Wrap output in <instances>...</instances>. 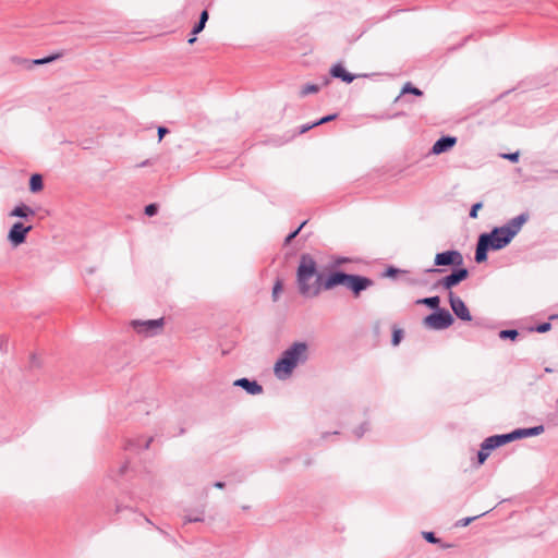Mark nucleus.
Here are the masks:
<instances>
[{"label":"nucleus","mask_w":558,"mask_h":558,"mask_svg":"<svg viewBox=\"0 0 558 558\" xmlns=\"http://www.w3.org/2000/svg\"><path fill=\"white\" fill-rule=\"evenodd\" d=\"M8 345H9V340L8 338H2L0 340V351L2 352H7L8 351Z\"/></svg>","instance_id":"obj_46"},{"label":"nucleus","mask_w":558,"mask_h":558,"mask_svg":"<svg viewBox=\"0 0 558 558\" xmlns=\"http://www.w3.org/2000/svg\"><path fill=\"white\" fill-rule=\"evenodd\" d=\"M403 336H404V332L401 328H393L392 330V336H391V344L392 345H398L400 344V342L402 341L403 339Z\"/></svg>","instance_id":"obj_26"},{"label":"nucleus","mask_w":558,"mask_h":558,"mask_svg":"<svg viewBox=\"0 0 558 558\" xmlns=\"http://www.w3.org/2000/svg\"><path fill=\"white\" fill-rule=\"evenodd\" d=\"M94 271H95V269H94V268H89V269H88V272H89V274H93Z\"/></svg>","instance_id":"obj_59"},{"label":"nucleus","mask_w":558,"mask_h":558,"mask_svg":"<svg viewBox=\"0 0 558 558\" xmlns=\"http://www.w3.org/2000/svg\"><path fill=\"white\" fill-rule=\"evenodd\" d=\"M33 230V226H25L21 221L14 222L9 232H8V241L12 244V246L17 247L19 245L25 243L27 234Z\"/></svg>","instance_id":"obj_9"},{"label":"nucleus","mask_w":558,"mask_h":558,"mask_svg":"<svg viewBox=\"0 0 558 558\" xmlns=\"http://www.w3.org/2000/svg\"><path fill=\"white\" fill-rule=\"evenodd\" d=\"M329 83H330V78H329V77H327V76H325V77L323 78L322 86H327Z\"/></svg>","instance_id":"obj_51"},{"label":"nucleus","mask_w":558,"mask_h":558,"mask_svg":"<svg viewBox=\"0 0 558 558\" xmlns=\"http://www.w3.org/2000/svg\"><path fill=\"white\" fill-rule=\"evenodd\" d=\"M556 318H558V315H551V316L549 317V319H550V320H551V319H556Z\"/></svg>","instance_id":"obj_57"},{"label":"nucleus","mask_w":558,"mask_h":558,"mask_svg":"<svg viewBox=\"0 0 558 558\" xmlns=\"http://www.w3.org/2000/svg\"><path fill=\"white\" fill-rule=\"evenodd\" d=\"M457 137L452 135H442L432 146L430 154L440 155L449 151L457 144Z\"/></svg>","instance_id":"obj_13"},{"label":"nucleus","mask_w":558,"mask_h":558,"mask_svg":"<svg viewBox=\"0 0 558 558\" xmlns=\"http://www.w3.org/2000/svg\"><path fill=\"white\" fill-rule=\"evenodd\" d=\"M317 275L320 274L315 258L308 253L301 254L296 269V283L302 296L315 298L319 294Z\"/></svg>","instance_id":"obj_2"},{"label":"nucleus","mask_w":558,"mask_h":558,"mask_svg":"<svg viewBox=\"0 0 558 558\" xmlns=\"http://www.w3.org/2000/svg\"><path fill=\"white\" fill-rule=\"evenodd\" d=\"M169 133V129L166 126H158L157 134H158V142H161L162 138Z\"/></svg>","instance_id":"obj_44"},{"label":"nucleus","mask_w":558,"mask_h":558,"mask_svg":"<svg viewBox=\"0 0 558 558\" xmlns=\"http://www.w3.org/2000/svg\"><path fill=\"white\" fill-rule=\"evenodd\" d=\"M448 301H449L450 307L453 312V315L458 319H460L462 322H471L472 320V315L470 313V310L460 296L456 295L452 291H450L448 293Z\"/></svg>","instance_id":"obj_11"},{"label":"nucleus","mask_w":558,"mask_h":558,"mask_svg":"<svg viewBox=\"0 0 558 558\" xmlns=\"http://www.w3.org/2000/svg\"><path fill=\"white\" fill-rule=\"evenodd\" d=\"M209 19V14H208V11L207 10H203L199 14V17H198V22L203 23L204 25H206L207 21Z\"/></svg>","instance_id":"obj_45"},{"label":"nucleus","mask_w":558,"mask_h":558,"mask_svg":"<svg viewBox=\"0 0 558 558\" xmlns=\"http://www.w3.org/2000/svg\"><path fill=\"white\" fill-rule=\"evenodd\" d=\"M319 90H320V86H319V85H317V84H312V83H307V84H305V85L302 87V89H301V92H300V96L305 97V96H307V95H310V94H316V93H318Z\"/></svg>","instance_id":"obj_23"},{"label":"nucleus","mask_w":558,"mask_h":558,"mask_svg":"<svg viewBox=\"0 0 558 558\" xmlns=\"http://www.w3.org/2000/svg\"><path fill=\"white\" fill-rule=\"evenodd\" d=\"M233 385L244 389L248 395L256 396L263 392V386L255 379L246 377L234 380Z\"/></svg>","instance_id":"obj_14"},{"label":"nucleus","mask_w":558,"mask_h":558,"mask_svg":"<svg viewBox=\"0 0 558 558\" xmlns=\"http://www.w3.org/2000/svg\"><path fill=\"white\" fill-rule=\"evenodd\" d=\"M501 157H502L504 159H507V160H509V161H511V162H513V163H514V162H518V161H519V158H520V151H519V150H517V151H514V153L502 154V155H501Z\"/></svg>","instance_id":"obj_38"},{"label":"nucleus","mask_w":558,"mask_h":558,"mask_svg":"<svg viewBox=\"0 0 558 558\" xmlns=\"http://www.w3.org/2000/svg\"><path fill=\"white\" fill-rule=\"evenodd\" d=\"M206 25H204L203 23L201 22H196L191 31V35H198L201 32H203V29L205 28Z\"/></svg>","instance_id":"obj_43"},{"label":"nucleus","mask_w":558,"mask_h":558,"mask_svg":"<svg viewBox=\"0 0 558 558\" xmlns=\"http://www.w3.org/2000/svg\"><path fill=\"white\" fill-rule=\"evenodd\" d=\"M481 445H483V449L487 450L488 452H492L493 450L498 448L497 442L495 441L493 436L485 438Z\"/></svg>","instance_id":"obj_28"},{"label":"nucleus","mask_w":558,"mask_h":558,"mask_svg":"<svg viewBox=\"0 0 558 558\" xmlns=\"http://www.w3.org/2000/svg\"><path fill=\"white\" fill-rule=\"evenodd\" d=\"M44 189V178L40 173H33L29 178V191L38 193Z\"/></svg>","instance_id":"obj_19"},{"label":"nucleus","mask_w":558,"mask_h":558,"mask_svg":"<svg viewBox=\"0 0 558 558\" xmlns=\"http://www.w3.org/2000/svg\"><path fill=\"white\" fill-rule=\"evenodd\" d=\"M454 323L452 314L444 307L432 312L424 317L423 324L429 329L444 330L449 328Z\"/></svg>","instance_id":"obj_5"},{"label":"nucleus","mask_w":558,"mask_h":558,"mask_svg":"<svg viewBox=\"0 0 558 558\" xmlns=\"http://www.w3.org/2000/svg\"><path fill=\"white\" fill-rule=\"evenodd\" d=\"M132 328L138 333L145 337H154L159 335L165 326V318L141 320L134 319L131 322Z\"/></svg>","instance_id":"obj_8"},{"label":"nucleus","mask_w":558,"mask_h":558,"mask_svg":"<svg viewBox=\"0 0 558 558\" xmlns=\"http://www.w3.org/2000/svg\"><path fill=\"white\" fill-rule=\"evenodd\" d=\"M308 220H304L295 230L291 231L284 239L283 244L289 245L302 231Z\"/></svg>","instance_id":"obj_24"},{"label":"nucleus","mask_w":558,"mask_h":558,"mask_svg":"<svg viewBox=\"0 0 558 558\" xmlns=\"http://www.w3.org/2000/svg\"><path fill=\"white\" fill-rule=\"evenodd\" d=\"M154 440V437H148L147 439H143L142 437H138L136 439H130L126 441L125 444V449L126 450H132V449H148L150 444L153 442Z\"/></svg>","instance_id":"obj_18"},{"label":"nucleus","mask_w":558,"mask_h":558,"mask_svg":"<svg viewBox=\"0 0 558 558\" xmlns=\"http://www.w3.org/2000/svg\"><path fill=\"white\" fill-rule=\"evenodd\" d=\"M373 286V279L362 275L350 274L347 283V289L352 292L354 298H359L363 291L367 290Z\"/></svg>","instance_id":"obj_10"},{"label":"nucleus","mask_w":558,"mask_h":558,"mask_svg":"<svg viewBox=\"0 0 558 558\" xmlns=\"http://www.w3.org/2000/svg\"><path fill=\"white\" fill-rule=\"evenodd\" d=\"M62 56H63L62 52H57V53H52V54H49V56L40 58V59H33V60L24 59V60H22V63L26 64L27 69H32L35 65H44V64L53 62V61L60 59Z\"/></svg>","instance_id":"obj_17"},{"label":"nucleus","mask_w":558,"mask_h":558,"mask_svg":"<svg viewBox=\"0 0 558 558\" xmlns=\"http://www.w3.org/2000/svg\"><path fill=\"white\" fill-rule=\"evenodd\" d=\"M415 303L426 305L433 310V312L440 308V298L438 295L418 299Z\"/></svg>","instance_id":"obj_20"},{"label":"nucleus","mask_w":558,"mask_h":558,"mask_svg":"<svg viewBox=\"0 0 558 558\" xmlns=\"http://www.w3.org/2000/svg\"><path fill=\"white\" fill-rule=\"evenodd\" d=\"M329 75L332 78H338L343 83L351 84L357 77H366V74H352L345 70L341 62L333 64L329 70Z\"/></svg>","instance_id":"obj_12"},{"label":"nucleus","mask_w":558,"mask_h":558,"mask_svg":"<svg viewBox=\"0 0 558 558\" xmlns=\"http://www.w3.org/2000/svg\"><path fill=\"white\" fill-rule=\"evenodd\" d=\"M337 117H338V114H337V113L327 114V116H325V117H323V118H320V119L316 120V124H317V126H318V125H322V124H325V123H327V122H330V121L336 120V119H337Z\"/></svg>","instance_id":"obj_39"},{"label":"nucleus","mask_w":558,"mask_h":558,"mask_svg":"<svg viewBox=\"0 0 558 558\" xmlns=\"http://www.w3.org/2000/svg\"><path fill=\"white\" fill-rule=\"evenodd\" d=\"M308 345L306 342L296 341L284 350L274 366L275 375L279 379H286L293 373L299 364L308 359Z\"/></svg>","instance_id":"obj_3"},{"label":"nucleus","mask_w":558,"mask_h":558,"mask_svg":"<svg viewBox=\"0 0 558 558\" xmlns=\"http://www.w3.org/2000/svg\"><path fill=\"white\" fill-rule=\"evenodd\" d=\"M470 276L469 269L463 266H457L451 268L450 274L440 278L433 284V289L442 288L448 292L452 291V288L460 284L462 281L466 280Z\"/></svg>","instance_id":"obj_6"},{"label":"nucleus","mask_w":558,"mask_h":558,"mask_svg":"<svg viewBox=\"0 0 558 558\" xmlns=\"http://www.w3.org/2000/svg\"><path fill=\"white\" fill-rule=\"evenodd\" d=\"M225 486H226V483L221 482V481H217L214 483V487H216L218 489H222V488H225Z\"/></svg>","instance_id":"obj_49"},{"label":"nucleus","mask_w":558,"mask_h":558,"mask_svg":"<svg viewBox=\"0 0 558 558\" xmlns=\"http://www.w3.org/2000/svg\"><path fill=\"white\" fill-rule=\"evenodd\" d=\"M128 469V463L125 462L121 468H120V474H124V472L126 471Z\"/></svg>","instance_id":"obj_52"},{"label":"nucleus","mask_w":558,"mask_h":558,"mask_svg":"<svg viewBox=\"0 0 558 558\" xmlns=\"http://www.w3.org/2000/svg\"><path fill=\"white\" fill-rule=\"evenodd\" d=\"M483 207L481 202H477L471 206L469 216L473 219L477 218V211Z\"/></svg>","instance_id":"obj_41"},{"label":"nucleus","mask_w":558,"mask_h":558,"mask_svg":"<svg viewBox=\"0 0 558 558\" xmlns=\"http://www.w3.org/2000/svg\"><path fill=\"white\" fill-rule=\"evenodd\" d=\"M159 206L156 203H151L145 206L144 213L148 217H153L158 214Z\"/></svg>","instance_id":"obj_36"},{"label":"nucleus","mask_w":558,"mask_h":558,"mask_svg":"<svg viewBox=\"0 0 558 558\" xmlns=\"http://www.w3.org/2000/svg\"><path fill=\"white\" fill-rule=\"evenodd\" d=\"M282 288H283V283H282V280L280 278H278L272 287V293H271V298L272 300L276 302L278 301L279 299V294L280 292L282 291Z\"/></svg>","instance_id":"obj_31"},{"label":"nucleus","mask_w":558,"mask_h":558,"mask_svg":"<svg viewBox=\"0 0 558 558\" xmlns=\"http://www.w3.org/2000/svg\"><path fill=\"white\" fill-rule=\"evenodd\" d=\"M350 259L348 257H339L335 260L333 265L335 266H340L342 264H345L348 263Z\"/></svg>","instance_id":"obj_47"},{"label":"nucleus","mask_w":558,"mask_h":558,"mask_svg":"<svg viewBox=\"0 0 558 558\" xmlns=\"http://www.w3.org/2000/svg\"><path fill=\"white\" fill-rule=\"evenodd\" d=\"M10 217H17L29 221L35 216V210L28 205L21 203L16 205L9 214Z\"/></svg>","instance_id":"obj_15"},{"label":"nucleus","mask_w":558,"mask_h":558,"mask_svg":"<svg viewBox=\"0 0 558 558\" xmlns=\"http://www.w3.org/2000/svg\"><path fill=\"white\" fill-rule=\"evenodd\" d=\"M316 126H317L316 121L311 122V123L303 124V125H301V126L299 128V134H304V133H306L307 131H310V130H312V129H314V128H316Z\"/></svg>","instance_id":"obj_42"},{"label":"nucleus","mask_w":558,"mask_h":558,"mask_svg":"<svg viewBox=\"0 0 558 558\" xmlns=\"http://www.w3.org/2000/svg\"><path fill=\"white\" fill-rule=\"evenodd\" d=\"M487 512L488 511H485V512H483V513H481L478 515L462 518L459 521H457L456 525L457 526H461V527L468 526L471 522H473L477 518H481V517L485 515Z\"/></svg>","instance_id":"obj_33"},{"label":"nucleus","mask_w":558,"mask_h":558,"mask_svg":"<svg viewBox=\"0 0 558 558\" xmlns=\"http://www.w3.org/2000/svg\"><path fill=\"white\" fill-rule=\"evenodd\" d=\"M493 437H494L495 441L497 442L498 448L511 442V437H510L509 433L493 435Z\"/></svg>","instance_id":"obj_27"},{"label":"nucleus","mask_w":558,"mask_h":558,"mask_svg":"<svg viewBox=\"0 0 558 558\" xmlns=\"http://www.w3.org/2000/svg\"><path fill=\"white\" fill-rule=\"evenodd\" d=\"M204 521V511H199L196 514H187L184 517V523H195Z\"/></svg>","instance_id":"obj_29"},{"label":"nucleus","mask_w":558,"mask_h":558,"mask_svg":"<svg viewBox=\"0 0 558 558\" xmlns=\"http://www.w3.org/2000/svg\"><path fill=\"white\" fill-rule=\"evenodd\" d=\"M463 255L458 250H448L437 253L434 258V267L425 270L426 274H441L445 271L442 267L454 268L463 266Z\"/></svg>","instance_id":"obj_4"},{"label":"nucleus","mask_w":558,"mask_h":558,"mask_svg":"<svg viewBox=\"0 0 558 558\" xmlns=\"http://www.w3.org/2000/svg\"><path fill=\"white\" fill-rule=\"evenodd\" d=\"M498 336L501 340L514 341L519 337V331L517 329H502Z\"/></svg>","instance_id":"obj_22"},{"label":"nucleus","mask_w":558,"mask_h":558,"mask_svg":"<svg viewBox=\"0 0 558 558\" xmlns=\"http://www.w3.org/2000/svg\"><path fill=\"white\" fill-rule=\"evenodd\" d=\"M544 371H545V373H548V374L554 372L551 367H545Z\"/></svg>","instance_id":"obj_55"},{"label":"nucleus","mask_w":558,"mask_h":558,"mask_svg":"<svg viewBox=\"0 0 558 558\" xmlns=\"http://www.w3.org/2000/svg\"><path fill=\"white\" fill-rule=\"evenodd\" d=\"M526 429V437H533L538 436L544 432V425H536L533 427H527Z\"/></svg>","instance_id":"obj_35"},{"label":"nucleus","mask_w":558,"mask_h":558,"mask_svg":"<svg viewBox=\"0 0 558 558\" xmlns=\"http://www.w3.org/2000/svg\"><path fill=\"white\" fill-rule=\"evenodd\" d=\"M489 251H493V248L482 238L478 236L475 247L474 260L477 264L486 262Z\"/></svg>","instance_id":"obj_16"},{"label":"nucleus","mask_w":558,"mask_h":558,"mask_svg":"<svg viewBox=\"0 0 558 558\" xmlns=\"http://www.w3.org/2000/svg\"><path fill=\"white\" fill-rule=\"evenodd\" d=\"M349 276L350 274L339 269L331 270L327 276L317 275L319 292L322 290H332L333 288L339 286H343L347 288Z\"/></svg>","instance_id":"obj_7"},{"label":"nucleus","mask_w":558,"mask_h":558,"mask_svg":"<svg viewBox=\"0 0 558 558\" xmlns=\"http://www.w3.org/2000/svg\"><path fill=\"white\" fill-rule=\"evenodd\" d=\"M470 38H471V36H466V37L462 40V43H460L458 46H454V47L450 48L449 50H456V49H458V48L463 47V46L465 45V43H466Z\"/></svg>","instance_id":"obj_48"},{"label":"nucleus","mask_w":558,"mask_h":558,"mask_svg":"<svg viewBox=\"0 0 558 558\" xmlns=\"http://www.w3.org/2000/svg\"><path fill=\"white\" fill-rule=\"evenodd\" d=\"M121 510H122V507L118 505V506H117V508H116V512L118 513V512H120Z\"/></svg>","instance_id":"obj_56"},{"label":"nucleus","mask_w":558,"mask_h":558,"mask_svg":"<svg viewBox=\"0 0 558 558\" xmlns=\"http://www.w3.org/2000/svg\"><path fill=\"white\" fill-rule=\"evenodd\" d=\"M368 429V423L364 422L362 423L356 429H354V434L356 436V438H361L363 437V435L366 433V430Z\"/></svg>","instance_id":"obj_40"},{"label":"nucleus","mask_w":558,"mask_h":558,"mask_svg":"<svg viewBox=\"0 0 558 558\" xmlns=\"http://www.w3.org/2000/svg\"><path fill=\"white\" fill-rule=\"evenodd\" d=\"M551 329V324L549 322H543L531 328V331H536L538 333H545Z\"/></svg>","instance_id":"obj_32"},{"label":"nucleus","mask_w":558,"mask_h":558,"mask_svg":"<svg viewBox=\"0 0 558 558\" xmlns=\"http://www.w3.org/2000/svg\"><path fill=\"white\" fill-rule=\"evenodd\" d=\"M407 270L399 269L395 266H388L383 272V277L395 279L399 274H407Z\"/></svg>","instance_id":"obj_25"},{"label":"nucleus","mask_w":558,"mask_h":558,"mask_svg":"<svg viewBox=\"0 0 558 558\" xmlns=\"http://www.w3.org/2000/svg\"><path fill=\"white\" fill-rule=\"evenodd\" d=\"M511 437V441L526 438V429L525 428H517L509 433Z\"/></svg>","instance_id":"obj_34"},{"label":"nucleus","mask_w":558,"mask_h":558,"mask_svg":"<svg viewBox=\"0 0 558 558\" xmlns=\"http://www.w3.org/2000/svg\"><path fill=\"white\" fill-rule=\"evenodd\" d=\"M148 165H149V160L147 159V160H144L143 162H141V163L138 165V167H146V166H148Z\"/></svg>","instance_id":"obj_54"},{"label":"nucleus","mask_w":558,"mask_h":558,"mask_svg":"<svg viewBox=\"0 0 558 558\" xmlns=\"http://www.w3.org/2000/svg\"><path fill=\"white\" fill-rule=\"evenodd\" d=\"M403 114H404L403 112H398L393 117H400V116H403Z\"/></svg>","instance_id":"obj_58"},{"label":"nucleus","mask_w":558,"mask_h":558,"mask_svg":"<svg viewBox=\"0 0 558 558\" xmlns=\"http://www.w3.org/2000/svg\"><path fill=\"white\" fill-rule=\"evenodd\" d=\"M404 94H412L414 96H423V92L417 88L416 86L412 85V83L408 82L403 85L402 89H401V94L396 98V100H398L400 98L401 95H404Z\"/></svg>","instance_id":"obj_21"},{"label":"nucleus","mask_w":558,"mask_h":558,"mask_svg":"<svg viewBox=\"0 0 558 558\" xmlns=\"http://www.w3.org/2000/svg\"><path fill=\"white\" fill-rule=\"evenodd\" d=\"M439 545H440L441 548H450V547H452L451 544H445L442 542Z\"/></svg>","instance_id":"obj_53"},{"label":"nucleus","mask_w":558,"mask_h":558,"mask_svg":"<svg viewBox=\"0 0 558 558\" xmlns=\"http://www.w3.org/2000/svg\"><path fill=\"white\" fill-rule=\"evenodd\" d=\"M490 452L483 449V445H481V449L477 452V466L485 463L487 458L489 457Z\"/></svg>","instance_id":"obj_37"},{"label":"nucleus","mask_w":558,"mask_h":558,"mask_svg":"<svg viewBox=\"0 0 558 558\" xmlns=\"http://www.w3.org/2000/svg\"><path fill=\"white\" fill-rule=\"evenodd\" d=\"M423 538L430 544H440L441 539L436 536V534L432 531H423Z\"/></svg>","instance_id":"obj_30"},{"label":"nucleus","mask_w":558,"mask_h":558,"mask_svg":"<svg viewBox=\"0 0 558 558\" xmlns=\"http://www.w3.org/2000/svg\"><path fill=\"white\" fill-rule=\"evenodd\" d=\"M196 36H197V35H191V34H190V37H189V39H187V43H189L190 45H193V44L197 40V37H196Z\"/></svg>","instance_id":"obj_50"},{"label":"nucleus","mask_w":558,"mask_h":558,"mask_svg":"<svg viewBox=\"0 0 558 558\" xmlns=\"http://www.w3.org/2000/svg\"><path fill=\"white\" fill-rule=\"evenodd\" d=\"M529 218V213H522L510 219L504 226L494 227L489 232L481 233L478 236L482 238L494 252L500 251L511 243Z\"/></svg>","instance_id":"obj_1"}]
</instances>
